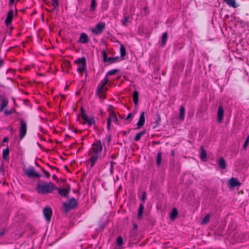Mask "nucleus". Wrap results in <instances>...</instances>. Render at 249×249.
<instances>
[{
	"mask_svg": "<svg viewBox=\"0 0 249 249\" xmlns=\"http://www.w3.org/2000/svg\"><path fill=\"white\" fill-rule=\"evenodd\" d=\"M108 82L107 77H105L98 84L95 91V94L97 96L101 102H103L106 98V92L107 90V85Z\"/></svg>",
	"mask_w": 249,
	"mask_h": 249,
	"instance_id": "obj_1",
	"label": "nucleus"
},
{
	"mask_svg": "<svg viewBox=\"0 0 249 249\" xmlns=\"http://www.w3.org/2000/svg\"><path fill=\"white\" fill-rule=\"evenodd\" d=\"M55 189L53 183H47L44 181H39L36 186L37 192L41 194H47L53 192Z\"/></svg>",
	"mask_w": 249,
	"mask_h": 249,
	"instance_id": "obj_2",
	"label": "nucleus"
},
{
	"mask_svg": "<svg viewBox=\"0 0 249 249\" xmlns=\"http://www.w3.org/2000/svg\"><path fill=\"white\" fill-rule=\"evenodd\" d=\"M74 62L77 66L76 71L82 75L86 69V59L84 57L78 58Z\"/></svg>",
	"mask_w": 249,
	"mask_h": 249,
	"instance_id": "obj_3",
	"label": "nucleus"
},
{
	"mask_svg": "<svg viewBox=\"0 0 249 249\" xmlns=\"http://www.w3.org/2000/svg\"><path fill=\"white\" fill-rule=\"evenodd\" d=\"M77 205V201L72 197L71 198L68 202H64L63 204V207L64 209L65 213H67L71 210L74 209Z\"/></svg>",
	"mask_w": 249,
	"mask_h": 249,
	"instance_id": "obj_4",
	"label": "nucleus"
},
{
	"mask_svg": "<svg viewBox=\"0 0 249 249\" xmlns=\"http://www.w3.org/2000/svg\"><path fill=\"white\" fill-rule=\"evenodd\" d=\"M103 61L104 63H108V65L115 63L116 62L122 61L119 56L113 57H107V54L105 50L102 51Z\"/></svg>",
	"mask_w": 249,
	"mask_h": 249,
	"instance_id": "obj_5",
	"label": "nucleus"
},
{
	"mask_svg": "<svg viewBox=\"0 0 249 249\" xmlns=\"http://www.w3.org/2000/svg\"><path fill=\"white\" fill-rule=\"evenodd\" d=\"M20 122V126L19 129V135L20 140L23 139L26 135L27 126L26 122L22 118L19 119Z\"/></svg>",
	"mask_w": 249,
	"mask_h": 249,
	"instance_id": "obj_6",
	"label": "nucleus"
},
{
	"mask_svg": "<svg viewBox=\"0 0 249 249\" xmlns=\"http://www.w3.org/2000/svg\"><path fill=\"white\" fill-rule=\"evenodd\" d=\"M24 173L29 178H39L41 175L36 172L34 167L33 166H29L25 171Z\"/></svg>",
	"mask_w": 249,
	"mask_h": 249,
	"instance_id": "obj_7",
	"label": "nucleus"
},
{
	"mask_svg": "<svg viewBox=\"0 0 249 249\" xmlns=\"http://www.w3.org/2000/svg\"><path fill=\"white\" fill-rule=\"evenodd\" d=\"M102 145L101 142L100 140L96 141L92 144V147L90 148V151H92L93 154L99 155L102 150Z\"/></svg>",
	"mask_w": 249,
	"mask_h": 249,
	"instance_id": "obj_8",
	"label": "nucleus"
},
{
	"mask_svg": "<svg viewBox=\"0 0 249 249\" xmlns=\"http://www.w3.org/2000/svg\"><path fill=\"white\" fill-rule=\"evenodd\" d=\"M105 28V23L104 22H100L97 24L94 28L91 30L93 33L96 35L102 34L104 29Z\"/></svg>",
	"mask_w": 249,
	"mask_h": 249,
	"instance_id": "obj_9",
	"label": "nucleus"
},
{
	"mask_svg": "<svg viewBox=\"0 0 249 249\" xmlns=\"http://www.w3.org/2000/svg\"><path fill=\"white\" fill-rule=\"evenodd\" d=\"M53 211L50 207H46L43 210V213L46 221L49 222L51 220Z\"/></svg>",
	"mask_w": 249,
	"mask_h": 249,
	"instance_id": "obj_10",
	"label": "nucleus"
},
{
	"mask_svg": "<svg viewBox=\"0 0 249 249\" xmlns=\"http://www.w3.org/2000/svg\"><path fill=\"white\" fill-rule=\"evenodd\" d=\"M82 119L84 121L83 124H87L88 126H90L95 124L96 121L94 119V117L93 116H89L88 115H85L84 116V118H82Z\"/></svg>",
	"mask_w": 249,
	"mask_h": 249,
	"instance_id": "obj_11",
	"label": "nucleus"
},
{
	"mask_svg": "<svg viewBox=\"0 0 249 249\" xmlns=\"http://www.w3.org/2000/svg\"><path fill=\"white\" fill-rule=\"evenodd\" d=\"M14 12L12 10H10L6 18L5 19L4 22L7 26L10 25V29L12 30L13 29V27L11 25L12 22L13 18Z\"/></svg>",
	"mask_w": 249,
	"mask_h": 249,
	"instance_id": "obj_12",
	"label": "nucleus"
},
{
	"mask_svg": "<svg viewBox=\"0 0 249 249\" xmlns=\"http://www.w3.org/2000/svg\"><path fill=\"white\" fill-rule=\"evenodd\" d=\"M241 183L239 181L237 178H231L230 179L228 185L230 188H234L237 186H240Z\"/></svg>",
	"mask_w": 249,
	"mask_h": 249,
	"instance_id": "obj_13",
	"label": "nucleus"
},
{
	"mask_svg": "<svg viewBox=\"0 0 249 249\" xmlns=\"http://www.w3.org/2000/svg\"><path fill=\"white\" fill-rule=\"evenodd\" d=\"M71 67V64L69 60H65L62 64V69L67 73H69Z\"/></svg>",
	"mask_w": 249,
	"mask_h": 249,
	"instance_id": "obj_14",
	"label": "nucleus"
},
{
	"mask_svg": "<svg viewBox=\"0 0 249 249\" xmlns=\"http://www.w3.org/2000/svg\"><path fill=\"white\" fill-rule=\"evenodd\" d=\"M89 154L91 155V157L89 159V161L90 162V167H93L98 159L99 155L92 154L91 152H90Z\"/></svg>",
	"mask_w": 249,
	"mask_h": 249,
	"instance_id": "obj_15",
	"label": "nucleus"
},
{
	"mask_svg": "<svg viewBox=\"0 0 249 249\" xmlns=\"http://www.w3.org/2000/svg\"><path fill=\"white\" fill-rule=\"evenodd\" d=\"M79 42L83 44H87L89 42L88 36L85 33H81L79 39Z\"/></svg>",
	"mask_w": 249,
	"mask_h": 249,
	"instance_id": "obj_16",
	"label": "nucleus"
},
{
	"mask_svg": "<svg viewBox=\"0 0 249 249\" xmlns=\"http://www.w3.org/2000/svg\"><path fill=\"white\" fill-rule=\"evenodd\" d=\"M145 114L144 112H142L141 113L139 120L138 122L137 125L138 127L140 128L143 126L145 123Z\"/></svg>",
	"mask_w": 249,
	"mask_h": 249,
	"instance_id": "obj_17",
	"label": "nucleus"
},
{
	"mask_svg": "<svg viewBox=\"0 0 249 249\" xmlns=\"http://www.w3.org/2000/svg\"><path fill=\"white\" fill-rule=\"evenodd\" d=\"M9 104L8 99L6 98L3 97L1 101V105L0 107V112L3 111L4 109L7 107Z\"/></svg>",
	"mask_w": 249,
	"mask_h": 249,
	"instance_id": "obj_18",
	"label": "nucleus"
},
{
	"mask_svg": "<svg viewBox=\"0 0 249 249\" xmlns=\"http://www.w3.org/2000/svg\"><path fill=\"white\" fill-rule=\"evenodd\" d=\"M224 115V110L222 107H219L217 112V119L219 123H221L223 121Z\"/></svg>",
	"mask_w": 249,
	"mask_h": 249,
	"instance_id": "obj_19",
	"label": "nucleus"
},
{
	"mask_svg": "<svg viewBox=\"0 0 249 249\" xmlns=\"http://www.w3.org/2000/svg\"><path fill=\"white\" fill-rule=\"evenodd\" d=\"M219 168L221 169H225L226 168V163L225 159L221 157L219 159L218 162Z\"/></svg>",
	"mask_w": 249,
	"mask_h": 249,
	"instance_id": "obj_20",
	"label": "nucleus"
},
{
	"mask_svg": "<svg viewBox=\"0 0 249 249\" xmlns=\"http://www.w3.org/2000/svg\"><path fill=\"white\" fill-rule=\"evenodd\" d=\"M108 119H110V121L115 122L117 124H119V120L117 117L116 112L114 113H111V114H109Z\"/></svg>",
	"mask_w": 249,
	"mask_h": 249,
	"instance_id": "obj_21",
	"label": "nucleus"
},
{
	"mask_svg": "<svg viewBox=\"0 0 249 249\" xmlns=\"http://www.w3.org/2000/svg\"><path fill=\"white\" fill-rule=\"evenodd\" d=\"M58 193L61 196L65 197L69 193V191L65 188H58Z\"/></svg>",
	"mask_w": 249,
	"mask_h": 249,
	"instance_id": "obj_22",
	"label": "nucleus"
},
{
	"mask_svg": "<svg viewBox=\"0 0 249 249\" xmlns=\"http://www.w3.org/2000/svg\"><path fill=\"white\" fill-rule=\"evenodd\" d=\"M178 214V211L177 208H174L172 209V212L170 213V218L172 220H174L176 218Z\"/></svg>",
	"mask_w": 249,
	"mask_h": 249,
	"instance_id": "obj_23",
	"label": "nucleus"
},
{
	"mask_svg": "<svg viewBox=\"0 0 249 249\" xmlns=\"http://www.w3.org/2000/svg\"><path fill=\"white\" fill-rule=\"evenodd\" d=\"M120 58L123 60L126 55V50L123 45H121L120 47Z\"/></svg>",
	"mask_w": 249,
	"mask_h": 249,
	"instance_id": "obj_24",
	"label": "nucleus"
},
{
	"mask_svg": "<svg viewBox=\"0 0 249 249\" xmlns=\"http://www.w3.org/2000/svg\"><path fill=\"white\" fill-rule=\"evenodd\" d=\"M224 1L230 6L234 8L237 7L238 5L236 4L235 0H224Z\"/></svg>",
	"mask_w": 249,
	"mask_h": 249,
	"instance_id": "obj_25",
	"label": "nucleus"
},
{
	"mask_svg": "<svg viewBox=\"0 0 249 249\" xmlns=\"http://www.w3.org/2000/svg\"><path fill=\"white\" fill-rule=\"evenodd\" d=\"M144 204L143 203H141L140 204L138 213V218L139 219L141 218L142 217L143 212L144 210Z\"/></svg>",
	"mask_w": 249,
	"mask_h": 249,
	"instance_id": "obj_26",
	"label": "nucleus"
},
{
	"mask_svg": "<svg viewBox=\"0 0 249 249\" xmlns=\"http://www.w3.org/2000/svg\"><path fill=\"white\" fill-rule=\"evenodd\" d=\"M133 101L135 105H137L139 101V92L137 90H134L133 93Z\"/></svg>",
	"mask_w": 249,
	"mask_h": 249,
	"instance_id": "obj_27",
	"label": "nucleus"
},
{
	"mask_svg": "<svg viewBox=\"0 0 249 249\" xmlns=\"http://www.w3.org/2000/svg\"><path fill=\"white\" fill-rule=\"evenodd\" d=\"M185 107L183 106H181L179 109V118L180 120L183 121L185 117Z\"/></svg>",
	"mask_w": 249,
	"mask_h": 249,
	"instance_id": "obj_28",
	"label": "nucleus"
},
{
	"mask_svg": "<svg viewBox=\"0 0 249 249\" xmlns=\"http://www.w3.org/2000/svg\"><path fill=\"white\" fill-rule=\"evenodd\" d=\"M168 37V34L167 32L164 33L161 37V45L162 46H164L166 43L167 39Z\"/></svg>",
	"mask_w": 249,
	"mask_h": 249,
	"instance_id": "obj_29",
	"label": "nucleus"
},
{
	"mask_svg": "<svg viewBox=\"0 0 249 249\" xmlns=\"http://www.w3.org/2000/svg\"><path fill=\"white\" fill-rule=\"evenodd\" d=\"M9 155V150L7 147L6 149H4L2 151V158L3 159L7 160Z\"/></svg>",
	"mask_w": 249,
	"mask_h": 249,
	"instance_id": "obj_30",
	"label": "nucleus"
},
{
	"mask_svg": "<svg viewBox=\"0 0 249 249\" xmlns=\"http://www.w3.org/2000/svg\"><path fill=\"white\" fill-rule=\"evenodd\" d=\"M146 132L145 130L142 131L136 134L134 138L135 141H139L141 140V137L145 134Z\"/></svg>",
	"mask_w": 249,
	"mask_h": 249,
	"instance_id": "obj_31",
	"label": "nucleus"
},
{
	"mask_svg": "<svg viewBox=\"0 0 249 249\" xmlns=\"http://www.w3.org/2000/svg\"><path fill=\"white\" fill-rule=\"evenodd\" d=\"M200 158L203 160H206L207 158V152L203 147L201 148Z\"/></svg>",
	"mask_w": 249,
	"mask_h": 249,
	"instance_id": "obj_32",
	"label": "nucleus"
},
{
	"mask_svg": "<svg viewBox=\"0 0 249 249\" xmlns=\"http://www.w3.org/2000/svg\"><path fill=\"white\" fill-rule=\"evenodd\" d=\"M96 0H91V5L90 7V11L94 12L96 8Z\"/></svg>",
	"mask_w": 249,
	"mask_h": 249,
	"instance_id": "obj_33",
	"label": "nucleus"
},
{
	"mask_svg": "<svg viewBox=\"0 0 249 249\" xmlns=\"http://www.w3.org/2000/svg\"><path fill=\"white\" fill-rule=\"evenodd\" d=\"M119 71V70L115 69L109 71L106 74L105 77H107L108 76L112 75Z\"/></svg>",
	"mask_w": 249,
	"mask_h": 249,
	"instance_id": "obj_34",
	"label": "nucleus"
},
{
	"mask_svg": "<svg viewBox=\"0 0 249 249\" xmlns=\"http://www.w3.org/2000/svg\"><path fill=\"white\" fill-rule=\"evenodd\" d=\"M161 157H162V153L160 151L158 152L157 154V163L158 165H160L161 162Z\"/></svg>",
	"mask_w": 249,
	"mask_h": 249,
	"instance_id": "obj_35",
	"label": "nucleus"
},
{
	"mask_svg": "<svg viewBox=\"0 0 249 249\" xmlns=\"http://www.w3.org/2000/svg\"><path fill=\"white\" fill-rule=\"evenodd\" d=\"M129 17L128 16H124V19L122 21V24L124 26H126L129 22Z\"/></svg>",
	"mask_w": 249,
	"mask_h": 249,
	"instance_id": "obj_36",
	"label": "nucleus"
},
{
	"mask_svg": "<svg viewBox=\"0 0 249 249\" xmlns=\"http://www.w3.org/2000/svg\"><path fill=\"white\" fill-rule=\"evenodd\" d=\"M209 219H210V215L209 214H207L203 218V219L201 222V224H206L209 222Z\"/></svg>",
	"mask_w": 249,
	"mask_h": 249,
	"instance_id": "obj_37",
	"label": "nucleus"
},
{
	"mask_svg": "<svg viewBox=\"0 0 249 249\" xmlns=\"http://www.w3.org/2000/svg\"><path fill=\"white\" fill-rule=\"evenodd\" d=\"M40 170L42 171L43 173L44 174V176L47 178H49L51 177L50 174L45 169L43 168L42 167H40Z\"/></svg>",
	"mask_w": 249,
	"mask_h": 249,
	"instance_id": "obj_38",
	"label": "nucleus"
},
{
	"mask_svg": "<svg viewBox=\"0 0 249 249\" xmlns=\"http://www.w3.org/2000/svg\"><path fill=\"white\" fill-rule=\"evenodd\" d=\"M114 107L112 105H108L107 110L109 112V115L111 114V113H114L116 112V111L113 109Z\"/></svg>",
	"mask_w": 249,
	"mask_h": 249,
	"instance_id": "obj_39",
	"label": "nucleus"
},
{
	"mask_svg": "<svg viewBox=\"0 0 249 249\" xmlns=\"http://www.w3.org/2000/svg\"><path fill=\"white\" fill-rule=\"evenodd\" d=\"M123 244V240L122 237L119 236L117 238V245L119 246H121Z\"/></svg>",
	"mask_w": 249,
	"mask_h": 249,
	"instance_id": "obj_40",
	"label": "nucleus"
},
{
	"mask_svg": "<svg viewBox=\"0 0 249 249\" xmlns=\"http://www.w3.org/2000/svg\"><path fill=\"white\" fill-rule=\"evenodd\" d=\"M51 0L52 1V5L53 6L54 9H55L59 5L58 1V0Z\"/></svg>",
	"mask_w": 249,
	"mask_h": 249,
	"instance_id": "obj_41",
	"label": "nucleus"
},
{
	"mask_svg": "<svg viewBox=\"0 0 249 249\" xmlns=\"http://www.w3.org/2000/svg\"><path fill=\"white\" fill-rule=\"evenodd\" d=\"M160 122H161L160 116L159 114H157V118H156V120L155 122H154V123L156 124L157 126H158V125H160Z\"/></svg>",
	"mask_w": 249,
	"mask_h": 249,
	"instance_id": "obj_42",
	"label": "nucleus"
},
{
	"mask_svg": "<svg viewBox=\"0 0 249 249\" xmlns=\"http://www.w3.org/2000/svg\"><path fill=\"white\" fill-rule=\"evenodd\" d=\"M133 116L134 114L132 113H129L126 118H125V121H128V122H130V121H131Z\"/></svg>",
	"mask_w": 249,
	"mask_h": 249,
	"instance_id": "obj_43",
	"label": "nucleus"
},
{
	"mask_svg": "<svg viewBox=\"0 0 249 249\" xmlns=\"http://www.w3.org/2000/svg\"><path fill=\"white\" fill-rule=\"evenodd\" d=\"M116 163L115 162L113 161H110V172L111 174H113V166L115 164H116Z\"/></svg>",
	"mask_w": 249,
	"mask_h": 249,
	"instance_id": "obj_44",
	"label": "nucleus"
},
{
	"mask_svg": "<svg viewBox=\"0 0 249 249\" xmlns=\"http://www.w3.org/2000/svg\"><path fill=\"white\" fill-rule=\"evenodd\" d=\"M111 121H110V119H107V130L108 131H109L111 130Z\"/></svg>",
	"mask_w": 249,
	"mask_h": 249,
	"instance_id": "obj_45",
	"label": "nucleus"
},
{
	"mask_svg": "<svg viewBox=\"0 0 249 249\" xmlns=\"http://www.w3.org/2000/svg\"><path fill=\"white\" fill-rule=\"evenodd\" d=\"M146 194L145 192H144L142 193V196L141 197V200L142 202V203H143L144 204V203L146 199Z\"/></svg>",
	"mask_w": 249,
	"mask_h": 249,
	"instance_id": "obj_46",
	"label": "nucleus"
},
{
	"mask_svg": "<svg viewBox=\"0 0 249 249\" xmlns=\"http://www.w3.org/2000/svg\"><path fill=\"white\" fill-rule=\"evenodd\" d=\"M249 142V136L247 138L245 142L243 145V148L244 149H246L247 147L248 146Z\"/></svg>",
	"mask_w": 249,
	"mask_h": 249,
	"instance_id": "obj_47",
	"label": "nucleus"
},
{
	"mask_svg": "<svg viewBox=\"0 0 249 249\" xmlns=\"http://www.w3.org/2000/svg\"><path fill=\"white\" fill-rule=\"evenodd\" d=\"M80 115L81 116L82 119L84 118V116L87 115V114L85 113V110L83 107H81L80 109Z\"/></svg>",
	"mask_w": 249,
	"mask_h": 249,
	"instance_id": "obj_48",
	"label": "nucleus"
},
{
	"mask_svg": "<svg viewBox=\"0 0 249 249\" xmlns=\"http://www.w3.org/2000/svg\"><path fill=\"white\" fill-rule=\"evenodd\" d=\"M12 114L11 109L10 110H5L4 111V114L6 116H9Z\"/></svg>",
	"mask_w": 249,
	"mask_h": 249,
	"instance_id": "obj_49",
	"label": "nucleus"
},
{
	"mask_svg": "<svg viewBox=\"0 0 249 249\" xmlns=\"http://www.w3.org/2000/svg\"><path fill=\"white\" fill-rule=\"evenodd\" d=\"M47 165L50 168H51L53 170H56L57 171H58L59 170L58 168H56V167L55 166H51L50 165V164H48Z\"/></svg>",
	"mask_w": 249,
	"mask_h": 249,
	"instance_id": "obj_50",
	"label": "nucleus"
},
{
	"mask_svg": "<svg viewBox=\"0 0 249 249\" xmlns=\"http://www.w3.org/2000/svg\"><path fill=\"white\" fill-rule=\"evenodd\" d=\"M5 233V230L3 229L0 231V237H2L3 235H4Z\"/></svg>",
	"mask_w": 249,
	"mask_h": 249,
	"instance_id": "obj_51",
	"label": "nucleus"
},
{
	"mask_svg": "<svg viewBox=\"0 0 249 249\" xmlns=\"http://www.w3.org/2000/svg\"><path fill=\"white\" fill-rule=\"evenodd\" d=\"M4 63V60L0 58V69L3 66Z\"/></svg>",
	"mask_w": 249,
	"mask_h": 249,
	"instance_id": "obj_52",
	"label": "nucleus"
},
{
	"mask_svg": "<svg viewBox=\"0 0 249 249\" xmlns=\"http://www.w3.org/2000/svg\"><path fill=\"white\" fill-rule=\"evenodd\" d=\"M20 0H17L18 1H19ZM15 0H9V5L11 6L14 3Z\"/></svg>",
	"mask_w": 249,
	"mask_h": 249,
	"instance_id": "obj_53",
	"label": "nucleus"
},
{
	"mask_svg": "<svg viewBox=\"0 0 249 249\" xmlns=\"http://www.w3.org/2000/svg\"><path fill=\"white\" fill-rule=\"evenodd\" d=\"M8 138L7 137H5L3 139V141H2V142H8Z\"/></svg>",
	"mask_w": 249,
	"mask_h": 249,
	"instance_id": "obj_54",
	"label": "nucleus"
},
{
	"mask_svg": "<svg viewBox=\"0 0 249 249\" xmlns=\"http://www.w3.org/2000/svg\"><path fill=\"white\" fill-rule=\"evenodd\" d=\"M39 129L42 132L44 133V129L42 126H39Z\"/></svg>",
	"mask_w": 249,
	"mask_h": 249,
	"instance_id": "obj_55",
	"label": "nucleus"
},
{
	"mask_svg": "<svg viewBox=\"0 0 249 249\" xmlns=\"http://www.w3.org/2000/svg\"><path fill=\"white\" fill-rule=\"evenodd\" d=\"M11 110H12V113H13V112L14 113L16 112V109L15 108L11 109Z\"/></svg>",
	"mask_w": 249,
	"mask_h": 249,
	"instance_id": "obj_56",
	"label": "nucleus"
},
{
	"mask_svg": "<svg viewBox=\"0 0 249 249\" xmlns=\"http://www.w3.org/2000/svg\"><path fill=\"white\" fill-rule=\"evenodd\" d=\"M12 71V69H11V68H9V69H8L7 70V72H10V71Z\"/></svg>",
	"mask_w": 249,
	"mask_h": 249,
	"instance_id": "obj_57",
	"label": "nucleus"
},
{
	"mask_svg": "<svg viewBox=\"0 0 249 249\" xmlns=\"http://www.w3.org/2000/svg\"><path fill=\"white\" fill-rule=\"evenodd\" d=\"M53 178L54 179H56L57 178V177L56 176V175H53V176H52Z\"/></svg>",
	"mask_w": 249,
	"mask_h": 249,
	"instance_id": "obj_58",
	"label": "nucleus"
},
{
	"mask_svg": "<svg viewBox=\"0 0 249 249\" xmlns=\"http://www.w3.org/2000/svg\"><path fill=\"white\" fill-rule=\"evenodd\" d=\"M133 226L135 229H137L138 228V225L136 224H134Z\"/></svg>",
	"mask_w": 249,
	"mask_h": 249,
	"instance_id": "obj_59",
	"label": "nucleus"
},
{
	"mask_svg": "<svg viewBox=\"0 0 249 249\" xmlns=\"http://www.w3.org/2000/svg\"><path fill=\"white\" fill-rule=\"evenodd\" d=\"M44 1L45 2V3L48 5H49V3L48 2H47L46 0H44Z\"/></svg>",
	"mask_w": 249,
	"mask_h": 249,
	"instance_id": "obj_60",
	"label": "nucleus"
},
{
	"mask_svg": "<svg viewBox=\"0 0 249 249\" xmlns=\"http://www.w3.org/2000/svg\"><path fill=\"white\" fill-rule=\"evenodd\" d=\"M2 98H3V97L2 96L0 95V101H1V99Z\"/></svg>",
	"mask_w": 249,
	"mask_h": 249,
	"instance_id": "obj_61",
	"label": "nucleus"
},
{
	"mask_svg": "<svg viewBox=\"0 0 249 249\" xmlns=\"http://www.w3.org/2000/svg\"><path fill=\"white\" fill-rule=\"evenodd\" d=\"M111 158L112 159H115V157L113 155H112L111 156Z\"/></svg>",
	"mask_w": 249,
	"mask_h": 249,
	"instance_id": "obj_62",
	"label": "nucleus"
},
{
	"mask_svg": "<svg viewBox=\"0 0 249 249\" xmlns=\"http://www.w3.org/2000/svg\"><path fill=\"white\" fill-rule=\"evenodd\" d=\"M7 79L8 80H12V79L11 78L7 77Z\"/></svg>",
	"mask_w": 249,
	"mask_h": 249,
	"instance_id": "obj_63",
	"label": "nucleus"
},
{
	"mask_svg": "<svg viewBox=\"0 0 249 249\" xmlns=\"http://www.w3.org/2000/svg\"><path fill=\"white\" fill-rule=\"evenodd\" d=\"M124 115L123 116H120V118H121V119H123V118H124Z\"/></svg>",
	"mask_w": 249,
	"mask_h": 249,
	"instance_id": "obj_64",
	"label": "nucleus"
}]
</instances>
